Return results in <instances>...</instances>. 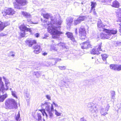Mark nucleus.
<instances>
[{
    "mask_svg": "<svg viewBox=\"0 0 121 121\" xmlns=\"http://www.w3.org/2000/svg\"><path fill=\"white\" fill-rule=\"evenodd\" d=\"M63 21L61 18L59 17L58 19H51V24L48 28V32L51 33L52 35V37L53 38H58L60 35L63 33L60 31V26Z\"/></svg>",
    "mask_w": 121,
    "mask_h": 121,
    "instance_id": "nucleus-1",
    "label": "nucleus"
},
{
    "mask_svg": "<svg viewBox=\"0 0 121 121\" xmlns=\"http://www.w3.org/2000/svg\"><path fill=\"white\" fill-rule=\"evenodd\" d=\"M50 105V103L46 102L44 104H42L41 107L43 108H45L48 113L49 117L52 119L53 118L54 116V115L52 112L54 111L53 105H54L55 107H58V106L56 103L54 102H53V104H51V106Z\"/></svg>",
    "mask_w": 121,
    "mask_h": 121,
    "instance_id": "nucleus-2",
    "label": "nucleus"
},
{
    "mask_svg": "<svg viewBox=\"0 0 121 121\" xmlns=\"http://www.w3.org/2000/svg\"><path fill=\"white\" fill-rule=\"evenodd\" d=\"M5 106L6 109H15L17 107L16 102L12 99H7L5 101Z\"/></svg>",
    "mask_w": 121,
    "mask_h": 121,
    "instance_id": "nucleus-3",
    "label": "nucleus"
},
{
    "mask_svg": "<svg viewBox=\"0 0 121 121\" xmlns=\"http://www.w3.org/2000/svg\"><path fill=\"white\" fill-rule=\"evenodd\" d=\"M16 3H14L15 8L18 9H20L21 6L26 5L28 2L26 0H16Z\"/></svg>",
    "mask_w": 121,
    "mask_h": 121,
    "instance_id": "nucleus-4",
    "label": "nucleus"
},
{
    "mask_svg": "<svg viewBox=\"0 0 121 121\" xmlns=\"http://www.w3.org/2000/svg\"><path fill=\"white\" fill-rule=\"evenodd\" d=\"M15 11L11 8H8L7 10L5 9L4 11L2 12L3 15L6 18L8 17L9 15H12L14 14Z\"/></svg>",
    "mask_w": 121,
    "mask_h": 121,
    "instance_id": "nucleus-5",
    "label": "nucleus"
},
{
    "mask_svg": "<svg viewBox=\"0 0 121 121\" xmlns=\"http://www.w3.org/2000/svg\"><path fill=\"white\" fill-rule=\"evenodd\" d=\"M19 28L21 31L20 35L22 37L25 36L26 32L27 31L30 32H31V30L30 29L27 28L24 25L21 26Z\"/></svg>",
    "mask_w": 121,
    "mask_h": 121,
    "instance_id": "nucleus-6",
    "label": "nucleus"
},
{
    "mask_svg": "<svg viewBox=\"0 0 121 121\" xmlns=\"http://www.w3.org/2000/svg\"><path fill=\"white\" fill-rule=\"evenodd\" d=\"M101 43L97 46L95 48L93 49L91 53L93 54H98L100 53L102 51L101 49Z\"/></svg>",
    "mask_w": 121,
    "mask_h": 121,
    "instance_id": "nucleus-7",
    "label": "nucleus"
},
{
    "mask_svg": "<svg viewBox=\"0 0 121 121\" xmlns=\"http://www.w3.org/2000/svg\"><path fill=\"white\" fill-rule=\"evenodd\" d=\"M107 26L106 25H103L100 20L97 22V26L98 28V30L100 31H106L107 29L105 28Z\"/></svg>",
    "mask_w": 121,
    "mask_h": 121,
    "instance_id": "nucleus-8",
    "label": "nucleus"
},
{
    "mask_svg": "<svg viewBox=\"0 0 121 121\" xmlns=\"http://www.w3.org/2000/svg\"><path fill=\"white\" fill-rule=\"evenodd\" d=\"M109 107V106L108 104L107 105L105 109L103 108H102L100 109V112L102 116H104L108 113L107 112L108 111Z\"/></svg>",
    "mask_w": 121,
    "mask_h": 121,
    "instance_id": "nucleus-9",
    "label": "nucleus"
},
{
    "mask_svg": "<svg viewBox=\"0 0 121 121\" xmlns=\"http://www.w3.org/2000/svg\"><path fill=\"white\" fill-rule=\"evenodd\" d=\"M73 18L71 17H67L65 23L67 27H70L71 26L73 22Z\"/></svg>",
    "mask_w": 121,
    "mask_h": 121,
    "instance_id": "nucleus-10",
    "label": "nucleus"
},
{
    "mask_svg": "<svg viewBox=\"0 0 121 121\" xmlns=\"http://www.w3.org/2000/svg\"><path fill=\"white\" fill-rule=\"evenodd\" d=\"M103 32L102 33H100V36L98 37V38L99 39H109L110 37L108 35V32H106L105 31H103Z\"/></svg>",
    "mask_w": 121,
    "mask_h": 121,
    "instance_id": "nucleus-11",
    "label": "nucleus"
},
{
    "mask_svg": "<svg viewBox=\"0 0 121 121\" xmlns=\"http://www.w3.org/2000/svg\"><path fill=\"white\" fill-rule=\"evenodd\" d=\"M9 25V23L8 21L2 22L0 21V31L3 30L5 27Z\"/></svg>",
    "mask_w": 121,
    "mask_h": 121,
    "instance_id": "nucleus-12",
    "label": "nucleus"
},
{
    "mask_svg": "<svg viewBox=\"0 0 121 121\" xmlns=\"http://www.w3.org/2000/svg\"><path fill=\"white\" fill-rule=\"evenodd\" d=\"M34 49H35L33 52L36 54H38L40 52L41 50L40 48V46L39 44H37L35 45L33 47Z\"/></svg>",
    "mask_w": 121,
    "mask_h": 121,
    "instance_id": "nucleus-13",
    "label": "nucleus"
},
{
    "mask_svg": "<svg viewBox=\"0 0 121 121\" xmlns=\"http://www.w3.org/2000/svg\"><path fill=\"white\" fill-rule=\"evenodd\" d=\"M81 45V48L82 49L88 48L91 46L89 41L85 42Z\"/></svg>",
    "mask_w": 121,
    "mask_h": 121,
    "instance_id": "nucleus-14",
    "label": "nucleus"
},
{
    "mask_svg": "<svg viewBox=\"0 0 121 121\" xmlns=\"http://www.w3.org/2000/svg\"><path fill=\"white\" fill-rule=\"evenodd\" d=\"M25 42L26 44L28 45L29 47H31L33 44L36 43V41L35 40H26Z\"/></svg>",
    "mask_w": 121,
    "mask_h": 121,
    "instance_id": "nucleus-15",
    "label": "nucleus"
},
{
    "mask_svg": "<svg viewBox=\"0 0 121 121\" xmlns=\"http://www.w3.org/2000/svg\"><path fill=\"white\" fill-rule=\"evenodd\" d=\"M89 110L92 113L96 114L98 112V108L95 105L92 108L89 109Z\"/></svg>",
    "mask_w": 121,
    "mask_h": 121,
    "instance_id": "nucleus-16",
    "label": "nucleus"
},
{
    "mask_svg": "<svg viewBox=\"0 0 121 121\" xmlns=\"http://www.w3.org/2000/svg\"><path fill=\"white\" fill-rule=\"evenodd\" d=\"M66 35H67L68 37L72 41L74 42H76V41L73 37L72 33L69 32H67L66 33Z\"/></svg>",
    "mask_w": 121,
    "mask_h": 121,
    "instance_id": "nucleus-17",
    "label": "nucleus"
},
{
    "mask_svg": "<svg viewBox=\"0 0 121 121\" xmlns=\"http://www.w3.org/2000/svg\"><path fill=\"white\" fill-rule=\"evenodd\" d=\"M106 32H108V33H108L109 36L110 37L111 34H115L117 32V30L116 29L111 30H110L107 29V30H106Z\"/></svg>",
    "mask_w": 121,
    "mask_h": 121,
    "instance_id": "nucleus-18",
    "label": "nucleus"
},
{
    "mask_svg": "<svg viewBox=\"0 0 121 121\" xmlns=\"http://www.w3.org/2000/svg\"><path fill=\"white\" fill-rule=\"evenodd\" d=\"M70 82V79L67 77H66L64 78L63 80L61 81V82L65 86L67 82Z\"/></svg>",
    "mask_w": 121,
    "mask_h": 121,
    "instance_id": "nucleus-19",
    "label": "nucleus"
},
{
    "mask_svg": "<svg viewBox=\"0 0 121 121\" xmlns=\"http://www.w3.org/2000/svg\"><path fill=\"white\" fill-rule=\"evenodd\" d=\"M80 30V32H79V35L81 37L80 39H85L86 37V31H84V32H81Z\"/></svg>",
    "mask_w": 121,
    "mask_h": 121,
    "instance_id": "nucleus-20",
    "label": "nucleus"
},
{
    "mask_svg": "<svg viewBox=\"0 0 121 121\" xmlns=\"http://www.w3.org/2000/svg\"><path fill=\"white\" fill-rule=\"evenodd\" d=\"M119 4L118 1L115 0L113 1L112 5V6L115 8H118L119 7Z\"/></svg>",
    "mask_w": 121,
    "mask_h": 121,
    "instance_id": "nucleus-21",
    "label": "nucleus"
},
{
    "mask_svg": "<svg viewBox=\"0 0 121 121\" xmlns=\"http://www.w3.org/2000/svg\"><path fill=\"white\" fill-rule=\"evenodd\" d=\"M117 14L118 15L117 16L119 17V21L121 22V9H118L117 10Z\"/></svg>",
    "mask_w": 121,
    "mask_h": 121,
    "instance_id": "nucleus-22",
    "label": "nucleus"
},
{
    "mask_svg": "<svg viewBox=\"0 0 121 121\" xmlns=\"http://www.w3.org/2000/svg\"><path fill=\"white\" fill-rule=\"evenodd\" d=\"M41 114L40 113H38L37 114V116L35 117L36 120L38 121H42Z\"/></svg>",
    "mask_w": 121,
    "mask_h": 121,
    "instance_id": "nucleus-23",
    "label": "nucleus"
},
{
    "mask_svg": "<svg viewBox=\"0 0 121 121\" xmlns=\"http://www.w3.org/2000/svg\"><path fill=\"white\" fill-rule=\"evenodd\" d=\"M22 14L25 17H27V18H29L31 17V15L29 13H28L26 12H22Z\"/></svg>",
    "mask_w": 121,
    "mask_h": 121,
    "instance_id": "nucleus-24",
    "label": "nucleus"
},
{
    "mask_svg": "<svg viewBox=\"0 0 121 121\" xmlns=\"http://www.w3.org/2000/svg\"><path fill=\"white\" fill-rule=\"evenodd\" d=\"M3 78L4 79V81L5 82V84L6 86L7 87H8V84L9 83V80L8 79H6V78L4 77H3Z\"/></svg>",
    "mask_w": 121,
    "mask_h": 121,
    "instance_id": "nucleus-25",
    "label": "nucleus"
},
{
    "mask_svg": "<svg viewBox=\"0 0 121 121\" xmlns=\"http://www.w3.org/2000/svg\"><path fill=\"white\" fill-rule=\"evenodd\" d=\"M42 15L43 16V17L46 19H48L50 17V14L48 13H42Z\"/></svg>",
    "mask_w": 121,
    "mask_h": 121,
    "instance_id": "nucleus-26",
    "label": "nucleus"
},
{
    "mask_svg": "<svg viewBox=\"0 0 121 121\" xmlns=\"http://www.w3.org/2000/svg\"><path fill=\"white\" fill-rule=\"evenodd\" d=\"M80 21L81 22L82 21L85 20L86 19L87 17L86 16H81L78 18Z\"/></svg>",
    "mask_w": 121,
    "mask_h": 121,
    "instance_id": "nucleus-27",
    "label": "nucleus"
},
{
    "mask_svg": "<svg viewBox=\"0 0 121 121\" xmlns=\"http://www.w3.org/2000/svg\"><path fill=\"white\" fill-rule=\"evenodd\" d=\"M116 64H111L109 65L110 69L116 71Z\"/></svg>",
    "mask_w": 121,
    "mask_h": 121,
    "instance_id": "nucleus-28",
    "label": "nucleus"
},
{
    "mask_svg": "<svg viewBox=\"0 0 121 121\" xmlns=\"http://www.w3.org/2000/svg\"><path fill=\"white\" fill-rule=\"evenodd\" d=\"M101 56L103 60L105 61H106V58L108 57V56L106 54H102Z\"/></svg>",
    "mask_w": 121,
    "mask_h": 121,
    "instance_id": "nucleus-29",
    "label": "nucleus"
},
{
    "mask_svg": "<svg viewBox=\"0 0 121 121\" xmlns=\"http://www.w3.org/2000/svg\"><path fill=\"white\" fill-rule=\"evenodd\" d=\"M111 96L112 99H114L115 98L116 95L115 92V91H111Z\"/></svg>",
    "mask_w": 121,
    "mask_h": 121,
    "instance_id": "nucleus-30",
    "label": "nucleus"
},
{
    "mask_svg": "<svg viewBox=\"0 0 121 121\" xmlns=\"http://www.w3.org/2000/svg\"><path fill=\"white\" fill-rule=\"evenodd\" d=\"M91 9H95V8L96 5V3L95 2H91Z\"/></svg>",
    "mask_w": 121,
    "mask_h": 121,
    "instance_id": "nucleus-31",
    "label": "nucleus"
},
{
    "mask_svg": "<svg viewBox=\"0 0 121 121\" xmlns=\"http://www.w3.org/2000/svg\"><path fill=\"white\" fill-rule=\"evenodd\" d=\"M95 105V104L92 103H89L87 105V107L89 109H91V108H92Z\"/></svg>",
    "mask_w": 121,
    "mask_h": 121,
    "instance_id": "nucleus-32",
    "label": "nucleus"
},
{
    "mask_svg": "<svg viewBox=\"0 0 121 121\" xmlns=\"http://www.w3.org/2000/svg\"><path fill=\"white\" fill-rule=\"evenodd\" d=\"M81 22L80 21L78 18L77 19L74 20V24L75 25H76Z\"/></svg>",
    "mask_w": 121,
    "mask_h": 121,
    "instance_id": "nucleus-33",
    "label": "nucleus"
},
{
    "mask_svg": "<svg viewBox=\"0 0 121 121\" xmlns=\"http://www.w3.org/2000/svg\"><path fill=\"white\" fill-rule=\"evenodd\" d=\"M116 71H119L121 70V65L116 64Z\"/></svg>",
    "mask_w": 121,
    "mask_h": 121,
    "instance_id": "nucleus-34",
    "label": "nucleus"
},
{
    "mask_svg": "<svg viewBox=\"0 0 121 121\" xmlns=\"http://www.w3.org/2000/svg\"><path fill=\"white\" fill-rule=\"evenodd\" d=\"M56 46H61L63 47H65V44L64 43L60 42V43L55 45Z\"/></svg>",
    "mask_w": 121,
    "mask_h": 121,
    "instance_id": "nucleus-35",
    "label": "nucleus"
},
{
    "mask_svg": "<svg viewBox=\"0 0 121 121\" xmlns=\"http://www.w3.org/2000/svg\"><path fill=\"white\" fill-rule=\"evenodd\" d=\"M34 74L35 75L37 78H39L40 76V73L38 72H34Z\"/></svg>",
    "mask_w": 121,
    "mask_h": 121,
    "instance_id": "nucleus-36",
    "label": "nucleus"
},
{
    "mask_svg": "<svg viewBox=\"0 0 121 121\" xmlns=\"http://www.w3.org/2000/svg\"><path fill=\"white\" fill-rule=\"evenodd\" d=\"M54 110L55 111V114L56 116H59L61 115V113L58 112L56 109Z\"/></svg>",
    "mask_w": 121,
    "mask_h": 121,
    "instance_id": "nucleus-37",
    "label": "nucleus"
},
{
    "mask_svg": "<svg viewBox=\"0 0 121 121\" xmlns=\"http://www.w3.org/2000/svg\"><path fill=\"white\" fill-rule=\"evenodd\" d=\"M90 12L92 13L95 16H97V14L95 11V9H91V10L90 11Z\"/></svg>",
    "mask_w": 121,
    "mask_h": 121,
    "instance_id": "nucleus-38",
    "label": "nucleus"
},
{
    "mask_svg": "<svg viewBox=\"0 0 121 121\" xmlns=\"http://www.w3.org/2000/svg\"><path fill=\"white\" fill-rule=\"evenodd\" d=\"M51 50H53L56 51L57 49L56 47H55L54 46V45H53L51 46Z\"/></svg>",
    "mask_w": 121,
    "mask_h": 121,
    "instance_id": "nucleus-39",
    "label": "nucleus"
},
{
    "mask_svg": "<svg viewBox=\"0 0 121 121\" xmlns=\"http://www.w3.org/2000/svg\"><path fill=\"white\" fill-rule=\"evenodd\" d=\"M12 94L14 97L17 98V97L16 95V92L15 91H11Z\"/></svg>",
    "mask_w": 121,
    "mask_h": 121,
    "instance_id": "nucleus-40",
    "label": "nucleus"
},
{
    "mask_svg": "<svg viewBox=\"0 0 121 121\" xmlns=\"http://www.w3.org/2000/svg\"><path fill=\"white\" fill-rule=\"evenodd\" d=\"M80 30L81 32H83L84 31H86L85 29L83 26H81L79 29V33L80 32Z\"/></svg>",
    "mask_w": 121,
    "mask_h": 121,
    "instance_id": "nucleus-41",
    "label": "nucleus"
},
{
    "mask_svg": "<svg viewBox=\"0 0 121 121\" xmlns=\"http://www.w3.org/2000/svg\"><path fill=\"white\" fill-rule=\"evenodd\" d=\"M59 69L61 70H65L66 69V67L65 66H58Z\"/></svg>",
    "mask_w": 121,
    "mask_h": 121,
    "instance_id": "nucleus-42",
    "label": "nucleus"
},
{
    "mask_svg": "<svg viewBox=\"0 0 121 121\" xmlns=\"http://www.w3.org/2000/svg\"><path fill=\"white\" fill-rule=\"evenodd\" d=\"M20 114L19 113V112H18V113L17 115V116H16L15 118L16 120L17 121H18V120L20 118Z\"/></svg>",
    "mask_w": 121,
    "mask_h": 121,
    "instance_id": "nucleus-43",
    "label": "nucleus"
},
{
    "mask_svg": "<svg viewBox=\"0 0 121 121\" xmlns=\"http://www.w3.org/2000/svg\"><path fill=\"white\" fill-rule=\"evenodd\" d=\"M52 59H53L55 61V62L54 65H55L56 64L57 62L59 60H60L61 59H59L58 58H52Z\"/></svg>",
    "mask_w": 121,
    "mask_h": 121,
    "instance_id": "nucleus-44",
    "label": "nucleus"
},
{
    "mask_svg": "<svg viewBox=\"0 0 121 121\" xmlns=\"http://www.w3.org/2000/svg\"><path fill=\"white\" fill-rule=\"evenodd\" d=\"M13 53H14L13 52H10L9 56H12L13 57H14V56L15 55L14 54H13Z\"/></svg>",
    "mask_w": 121,
    "mask_h": 121,
    "instance_id": "nucleus-45",
    "label": "nucleus"
},
{
    "mask_svg": "<svg viewBox=\"0 0 121 121\" xmlns=\"http://www.w3.org/2000/svg\"><path fill=\"white\" fill-rule=\"evenodd\" d=\"M25 97L29 99L30 98V95L29 93H26L25 95Z\"/></svg>",
    "mask_w": 121,
    "mask_h": 121,
    "instance_id": "nucleus-46",
    "label": "nucleus"
},
{
    "mask_svg": "<svg viewBox=\"0 0 121 121\" xmlns=\"http://www.w3.org/2000/svg\"><path fill=\"white\" fill-rule=\"evenodd\" d=\"M6 35L4 33L0 34V36H3Z\"/></svg>",
    "mask_w": 121,
    "mask_h": 121,
    "instance_id": "nucleus-47",
    "label": "nucleus"
},
{
    "mask_svg": "<svg viewBox=\"0 0 121 121\" xmlns=\"http://www.w3.org/2000/svg\"><path fill=\"white\" fill-rule=\"evenodd\" d=\"M42 113L43 114V116H44V114H45V115L46 117H48V115L45 111H44V113Z\"/></svg>",
    "mask_w": 121,
    "mask_h": 121,
    "instance_id": "nucleus-48",
    "label": "nucleus"
},
{
    "mask_svg": "<svg viewBox=\"0 0 121 121\" xmlns=\"http://www.w3.org/2000/svg\"><path fill=\"white\" fill-rule=\"evenodd\" d=\"M27 21L28 22L30 23H33L31 21V19H28Z\"/></svg>",
    "mask_w": 121,
    "mask_h": 121,
    "instance_id": "nucleus-49",
    "label": "nucleus"
},
{
    "mask_svg": "<svg viewBox=\"0 0 121 121\" xmlns=\"http://www.w3.org/2000/svg\"><path fill=\"white\" fill-rule=\"evenodd\" d=\"M39 34L38 33H37L35 34V36L36 37H39Z\"/></svg>",
    "mask_w": 121,
    "mask_h": 121,
    "instance_id": "nucleus-50",
    "label": "nucleus"
},
{
    "mask_svg": "<svg viewBox=\"0 0 121 121\" xmlns=\"http://www.w3.org/2000/svg\"><path fill=\"white\" fill-rule=\"evenodd\" d=\"M46 97L48 99L50 100L51 97L49 95H46Z\"/></svg>",
    "mask_w": 121,
    "mask_h": 121,
    "instance_id": "nucleus-51",
    "label": "nucleus"
},
{
    "mask_svg": "<svg viewBox=\"0 0 121 121\" xmlns=\"http://www.w3.org/2000/svg\"><path fill=\"white\" fill-rule=\"evenodd\" d=\"M80 121H86V120L83 118H81Z\"/></svg>",
    "mask_w": 121,
    "mask_h": 121,
    "instance_id": "nucleus-52",
    "label": "nucleus"
},
{
    "mask_svg": "<svg viewBox=\"0 0 121 121\" xmlns=\"http://www.w3.org/2000/svg\"><path fill=\"white\" fill-rule=\"evenodd\" d=\"M75 34L76 35H77L78 34V32L77 31V28H76L75 29Z\"/></svg>",
    "mask_w": 121,
    "mask_h": 121,
    "instance_id": "nucleus-53",
    "label": "nucleus"
},
{
    "mask_svg": "<svg viewBox=\"0 0 121 121\" xmlns=\"http://www.w3.org/2000/svg\"><path fill=\"white\" fill-rule=\"evenodd\" d=\"M47 53H45V52H44L43 53V55L44 56H45V55H47Z\"/></svg>",
    "mask_w": 121,
    "mask_h": 121,
    "instance_id": "nucleus-54",
    "label": "nucleus"
},
{
    "mask_svg": "<svg viewBox=\"0 0 121 121\" xmlns=\"http://www.w3.org/2000/svg\"><path fill=\"white\" fill-rule=\"evenodd\" d=\"M44 36H45L44 37H43V39H46L48 37V36H47L46 35H44Z\"/></svg>",
    "mask_w": 121,
    "mask_h": 121,
    "instance_id": "nucleus-55",
    "label": "nucleus"
},
{
    "mask_svg": "<svg viewBox=\"0 0 121 121\" xmlns=\"http://www.w3.org/2000/svg\"><path fill=\"white\" fill-rule=\"evenodd\" d=\"M106 0H103L102 1H103V2H105L106 1Z\"/></svg>",
    "mask_w": 121,
    "mask_h": 121,
    "instance_id": "nucleus-56",
    "label": "nucleus"
},
{
    "mask_svg": "<svg viewBox=\"0 0 121 121\" xmlns=\"http://www.w3.org/2000/svg\"><path fill=\"white\" fill-rule=\"evenodd\" d=\"M11 91H13L12 90V89L11 88H10L9 89Z\"/></svg>",
    "mask_w": 121,
    "mask_h": 121,
    "instance_id": "nucleus-57",
    "label": "nucleus"
},
{
    "mask_svg": "<svg viewBox=\"0 0 121 121\" xmlns=\"http://www.w3.org/2000/svg\"><path fill=\"white\" fill-rule=\"evenodd\" d=\"M43 121H44V119H43Z\"/></svg>",
    "mask_w": 121,
    "mask_h": 121,
    "instance_id": "nucleus-58",
    "label": "nucleus"
},
{
    "mask_svg": "<svg viewBox=\"0 0 121 121\" xmlns=\"http://www.w3.org/2000/svg\"><path fill=\"white\" fill-rule=\"evenodd\" d=\"M81 4H83V3H82H82H81Z\"/></svg>",
    "mask_w": 121,
    "mask_h": 121,
    "instance_id": "nucleus-59",
    "label": "nucleus"
},
{
    "mask_svg": "<svg viewBox=\"0 0 121 121\" xmlns=\"http://www.w3.org/2000/svg\"><path fill=\"white\" fill-rule=\"evenodd\" d=\"M93 57H92V59H93Z\"/></svg>",
    "mask_w": 121,
    "mask_h": 121,
    "instance_id": "nucleus-60",
    "label": "nucleus"
}]
</instances>
